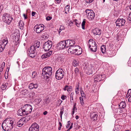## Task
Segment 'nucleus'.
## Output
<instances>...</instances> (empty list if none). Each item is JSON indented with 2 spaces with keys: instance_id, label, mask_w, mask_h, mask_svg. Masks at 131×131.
<instances>
[{
  "instance_id": "1",
  "label": "nucleus",
  "mask_w": 131,
  "mask_h": 131,
  "mask_svg": "<svg viewBox=\"0 0 131 131\" xmlns=\"http://www.w3.org/2000/svg\"><path fill=\"white\" fill-rule=\"evenodd\" d=\"M15 124V120L13 118H9L4 120L3 122L2 126L5 131H9L13 129Z\"/></svg>"
},
{
  "instance_id": "2",
  "label": "nucleus",
  "mask_w": 131,
  "mask_h": 131,
  "mask_svg": "<svg viewBox=\"0 0 131 131\" xmlns=\"http://www.w3.org/2000/svg\"><path fill=\"white\" fill-rule=\"evenodd\" d=\"M52 73V69L50 67H46L42 70V76L45 81H51L50 76Z\"/></svg>"
},
{
  "instance_id": "3",
  "label": "nucleus",
  "mask_w": 131,
  "mask_h": 131,
  "mask_svg": "<svg viewBox=\"0 0 131 131\" xmlns=\"http://www.w3.org/2000/svg\"><path fill=\"white\" fill-rule=\"evenodd\" d=\"M68 51H70L71 53L79 55L82 53V49L80 46H74L73 47L70 48L68 50Z\"/></svg>"
},
{
  "instance_id": "4",
  "label": "nucleus",
  "mask_w": 131,
  "mask_h": 131,
  "mask_svg": "<svg viewBox=\"0 0 131 131\" xmlns=\"http://www.w3.org/2000/svg\"><path fill=\"white\" fill-rule=\"evenodd\" d=\"M2 19L4 22L7 24L10 25L13 18L9 14L5 13L3 15Z\"/></svg>"
},
{
  "instance_id": "5",
  "label": "nucleus",
  "mask_w": 131,
  "mask_h": 131,
  "mask_svg": "<svg viewBox=\"0 0 131 131\" xmlns=\"http://www.w3.org/2000/svg\"><path fill=\"white\" fill-rule=\"evenodd\" d=\"M89 47L91 51L95 52L97 50L96 44L95 41L92 39H91L89 41Z\"/></svg>"
},
{
  "instance_id": "6",
  "label": "nucleus",
  "mask_w": 131,
  "mask_h": 131,
  "mask_svg": "<svg viewBox=\"0 0 131 131\" xmlns=\"http://www.w3.org/2000/svg\"><path fill=\"white\" fill-rule=\"evenodd\" d=\"M64 74V71L62 69H59L56 73V77L57 79L60 80L63 77Z\"/></svg>"
},
{
  "instance_id": "7",
  "label": "nucleus",
  "mask_w": 131,
  "mask_h": 131,
  "mask_svg": "<svg viewBox=\"0 0 131 131\" xmlns=\"http://www.w3.org/2000/svg\"><path fill=\"white\" fill-rule=\"evenodd\" d=\"M23 110L24 111V113L26 115H28L30 113L32 110V106L29 104H26L23 107Z\"/></svg>"
},
{
  "instance_id": "8",
  "label": "nucleus",
  "mask_w": 131,
  "mask_h": 131,
  "mask_svg": "<svg viewBox=\"0 0 131 131\" xmlns=\"http://www.w3.org/2000/svg\"><path fill=\"white\" fill-rule=\"evenodd\" d=\"M85 12L86 15L89 20H91L94 19L95 16V14L92 10L86 9Z\"/></svg>"
},
{
  "instance_id": "9",
  "label": "nucleus",
  "mask_w": 131,
  "mask_h": 131,
  "mask_svg": "<svg viewBox=\"0 0 131 131\" xmlns=\"http://www.w3.org/2000/svg\"><path fill=\"white\" fill-rule=\"evenodd\" d=\"M52 46V42L50 41H48L44 43L43 46V48L45 51H48L51 48Z\"/></svg>"
},
{
  "instance_id": "10",
  "label": "nucleus",
  "mask_w": 131,
  "mask_h": 131,
  "mask_svg": "<svg viewBox=\"0 0 131 131\" xmlns=\"http://www.w3.org/2000/svg\"><path fill=\"white\" fill-rule=\"evenodd\" d=\"M34 30L37 33H39L44 29V26L43 24L36 25L34 27Z\"/></svg>"
},
{
  "instance_id": "11",
  "label": "nucleus",
  "mask_w": 131,
  "mask_h": 131,
  "mask_svg": "<svg viewBox=\"0 0 131 131\" xmlns=\"http://www.w3.org/2000/svg\"><path fill=\"white\" fill-rule=\"evenodd\" d=\"M35 50H36L34 49L32 47V48L31 47L30 49H29L27 51L28 56L31 58H34L36 55Z\"/></svg>"
},
{
  "instance_id": "12",
  "label": "nucleus",
  "mask_w": 131,
  "mask_h": 131,
  "mask_svg": "<svg viewBox=\"0 0 131 131\" xmlns=\"http://www.w3.org/2000/svg\"><path fill=\"white\" fill-rule=\"evenodd\" d=\"M39 126L36 123L32 124L29 128V131H39Z\"/></svg>"
},
{
  "instance_id": "13",
  "label": "nucleus",
  "mask_w": 131,
  "mask_h": 131,
  "mask_svg": "<svg viewBox=\"0 0 131 131\" xmlns=\"http://www.w3.org/2000/svg\"><path fill=\"white\" fill-rule=\"evenodd\" d=\"M125 22V20L124 18L118 19L116 21V26H124Z\"/></svg>"
},
{
  "instance_id": "14",
  "label": "nucleus",
  "mask_w": 131,
  "mask_h": 131,
  "mask_svg": "<svg viewBox=\"0 0 131 131\" xmlns=\"http://www.w3.org/2000/svg\"><path fill=\"white\" fill-rule=\"evenodd\" d=\"M26 122L25 117H23L21 118L17 123V126L19 127H21Z\"/></svg>"
},
{
  "instance_id": "15",
  "label": "nucleus",
  "mask_w": 131,
  "mask_h": 131,
  "mask_svg": "<svg viewBox=\"0 0 131 131\" xmlns=\"http://www.w3.org/2000/svg\"><path fill=\"white\" fill-rule=\"evenodd\" d=\"M57 46L60 49L62 50L65 48H66L64 40L61 41L59 42L57 44Z\"/></svg>"
},
{
  "instance_id": "16",
  "label": "nucleus",
  "mask_w": 131,
  "mask_h": 131,
  "mask_svg": "<svg viewBox=\"0 0 131 131\" xmlns=\"http://www.w3.org/2000/svg\"><path fill=\"white\" fill-rule=\"evenodd\" d=\"M92 32L95 35H100L101 33V29L97 28H95L93 30Z\"/></svg>"
},
{
  "instance_id": "17",
  "label": "nucleus",
  "mask_w": 131,
  "mask_h": 131,
  "mask_svg": "<svg viewBox=\"0 0 131 131\" xmlns=\"http://www.w3.org/2000/svg\"><path fill=\"white\" fill-rule=\"evenodd\" d=\"M40 45V42L39 41H37L35 42L33 45H32L31 47L32 48V47L34 49L36 50V49L39 47Z\"/></svg>"
},
{
  "instance_id": "18",
  "label": "nucleus",
  "mask_w": 131,
  "mask_h": 131,
  "mask_svg": "<svg viewBox=\"0 0 131 131\" xmlns=\"http://www.w3.org/2000/svg\"><path fill=\"white\" fill-rule=\"evenodd\" d=\"M23 110V107H21L18 110L17 112V115L21 116H23V115H26L24 113L25 111Z\"/></svg>"
},
{
  "instance_id": "19",
  "label": "nucleus",
  "mask_w": 131,
  "mask_h": 131,
  "mask_svg": "<svg viewBox=\"0 0 131 131\" xmlns=\"http://www.w3.org/2000/svg\"><path fill=\"white\" fill-rule=\"evenodd\" d=\"M52 51H49V52L46 53L41 56L42 58L43 59L45 58L49 57L52 54Z\"/></svg>"
},
{
  "instance_id": "20",
  "label": "nucleus",
  "mask_w": 131,
  "mask_h": 131,
  "mask_svg": "<svg viewBox=\"0 0 131 131\" xmlns=\"http://www.w3.org/2000/svg\"><path fill=\"white\" fill-rule=\"evenodd\" d=\"M31 78L34 81H37L38 76L37 73L35 71L33 72L32 73Z\"/></svg>"
},
{
  "instance_id": "21",
  "label": "nucleus",
  "mask_w": 131,
  "mask_h": 131,
  "mask_svg": "<svg viewBox=\"0 0 131 131\" xmlns=\"http://www.w3.org/2000/svg\"><path fill=\"white\" fill-rule=\"evenodd\" d=\"M8 42V41L7 39H5L2 40V43L1 44L0 46L3 47V48H5L6 45Z\"/></svg>"
},
{
  "instance_id": "22",
  "label": "nucleus",
  "mask_w": 131,
  "mask_h": 131,
  "mask_svg": "<svg viewBox=\"0 0 131 131\" xmlns=\"http://www.w3.org/2000/svg\"><path fill=\"white\" fill-rule=\"evenodd\" d=\"M38 86L37 84L32 83L29 84V88L30 89H32L33 88L36 89Z\"/></svg>"
},
{
  "instance_id": "23",
  "label": "nucleus",
  "mask_w": 131,
  "mask_h": 131,
  "mask_svg": "<svg viewBox=\"0 0 131 131\" xmlns=\"http://www.w3.org/2000/svg\"><path fill=\"white\" fill-rule=\"evenodd\" d=\"M91 117L93 121H95L97 120V115L94 113H92L91 115Z\"/></svg>"
},
{
  "instance_id": "24",
  "label": "nucleus",
  "mask_w": 131,
  "mask_h": 131,
  "mask_svg": "<svg viewBox=\"0 0 131 131\" xmlns=\"http://www.w3.org/2000/svg\"><path fill=\"white\" fill-rule=\"evenodd\" d=\"M19 38L17 36H15L14 37L13 39V41L15 42V44L16 45L18 44L19 43Z\"/></svg>"
},
{
  "instance_id": "25",
  "label": "nucleus",
  "mask_w": 131,
  "mask_h": 131,
  "mask_svg": "<svg viewBox=\"0 0 131 131\" xmlns=\"http://www.w3.org/2000/svg\"><path fill=\"white\" fill-rule=\"evenodd\" d=\"M29 97L31 99H35L36 96L34 92H32L29 94Z\"/></svg>"
},
{
  "instance_id": "26",
  "label": "nucleus",
  "mask_w": 131,
  "mask_h": 131,
  "mask_svg": "<svg viewBox=\"0 0 131 131\" xmlns=\"http://www.w3.org/2000/svg\"><path fill=\"white\" fill-rule=\"evenodd\" d=\"M126 103L125 102H122L119 105V108H124L126 107Z\"/></svg>"
},
{
  "instance_id": "27",
  "label": "nucleus",
  "mask_w": 131,
  "mask_h": 131,
  "mask_svg": "<svg viewBox=\"0 0 131 131\" xmlns=\"http://www.w3.org/2000/svg\"><path fill=\"white\" fill-rule=\"evenodd\" d=\"M19 25L20 27V28L21 29H23L24 25L23 21L22 20H20L19 23Z\"/></svg>"
},
{
  "instance_id": "28",
  "label": "nucleus",
  "mask_w": 131,
  "mask_h": 131,
  "mask_svg": "<svg viewBox=\"0 0 131 131\" xmlns=\"http://www.w3.org/2000/svg\"><path fill=\"white\" fill-rule=\"evenodd\" d=\"M64 41L65 43V45H66V48H67L70 47V40L68 39Z\"/></svg>"
},
{
  "instance_id": "29",
  "label": "nucleus",
  "mask_w": 131,
  "mask_h": 131,
  "mask_svg": "<svg viewBox=\"0 0 131 131\" xmlns=\"http://www.w3.org/2000/svg\"><path fill=\"white\" fill-rule=\"evenodd\" d=\"M70 9V6L69 5L66 6L65 7V13L67 14L69 13Z\"/></svg>"
},
{
  "instance_id": "30",
  "label": "nucleus",
  "mask_w": 131,
  "mask_h": 131,
  "mask_svg": "<svg viewBox=\"0 0 131 131\" xmlns=\"http://www.w3.org/2000/svg\"><path fill=\"white\" fill-rule=\"evenodd\" d=\"M74 94V93L72 92L70 95V99L71 104H72V103H73V95Z\"/></svg>"
},
{
  "instance_id": "31",
  "label": "nucleus",
  "mask_w": 131,
  "mask_h": 131,
  "mask_svg": "<svg viewBox=\"0 0 131 131\" xmlns=\"http://www.w3.org/2000/svg\"><path fill=\"white\" fill-rule=\"evenodd\" d=\"M79 83H78L76 86V88L75 89V92L77 94H78L79 93Z\"/></svg>"
},
{
  "instance_id": "32",
  "label": "nucleus",
  "mask_w": 131,
  "mask_h": 131,
  "mask_svg": "<svg viewBox=\"0 0 131 131\" xmlns=\"http://www.w3.org/2000/svg\"><path fill=\"white\" fill-rule=\"evenodd\" d=\"M7 85V83H3L1 87V88L2 89V90L5 89L6 88Z\"/></svg>"
},
{
  "instance_id": "33",
  "label": "nucleus",
  "mask_w": 131,
  "mask_h": 131,
  "mask_svg": "<svg viewBox=\"0 0 131 131\" xmlns=\"http://www.w3.org/2000/svg\"><path fill=\"white\" fill-rule=\"evenodd\" d=\"M70 47H71L74 45L75 43V40L73 39L70 40Z\"/></svg>"
},
{
  "instance_id": "34",
  "label": "nucleus",
  "mask_w": 131,
  "mask_h": 131,
  "mask_svg": "<svg viewBox=\"0 0 131 131\" xmlns=\"http://www.w3.org/2000/svg\"><path fill=\"white\" fill-rule=\"evenodd\" d=\"M76 103H74V105L73 107L72 113L73 115L75 111L76 110H77V108H76Z\"/></svg>"
},
{
  "instance_id": "35",
  "label": "nucleus",
  "mask_w": 131,
  "mask_h": 131,
  "mask_svg": "<svg viewBox=\"0 0 131 131\" xmlns=\"http://www.w3.org/2000/svg\"><path fill=\"white\" fill-rule=\"evenodd\" d=\"M80 100V104L82 105H84V102L83 99V98L82 97H79Z\"/></svg>"
},
{
  "instance_id": "36",
  "label": "nucleus",
  "mask_w": 131,
  "mask_h": 131,
  "mask_svg": "<svg viewBox=\"0 0 131 131\" xmlns=\"http://www.w3.org/2000/svg\"><path fill=\"white\" fill-rule=\"evenodd\" d=\"M85 19H84L83 20L81 24L82 28L83 29H85L84 26L85 25Z\"/></svg>"
},
{
  "instance_id": "37",
  "label": "nucleus",
  "mask_w": 131,
  "mask_h": 131,
  "mask_svg": "<svg viewBox=\"0 0 131 131\" xmlns=\"http://www.w3.org/2000/svg\"><path fill=\"white\" fill-rule=\"evenodd\" d=\"M5 63L3 62L1 64V67L0 68V70L3 71L4 68V67L5 66Z\"/></svg>"
},
{
  "instance_id": "38",
  "label": "nucleus",
  "mask_w": 131,
  "mask_h": 131,
  "mask_svg": "<svg viewBox=\"0 0 131 131\" xmlns=\"http://www.w3.org/2000/svg\"><path fill=\"white\" fill-rule=\"evenodd\" d=\"M73 65L74 67L77 66L78 65V62L76 60H74L73 62Z\"/></svg>"
},
{
  "instance_id": "39",
  "label": "nucleus",
  "mask_w": 131,
  "mask_h": 131,
  "mask_svg": "<svg viewBox=\"0 0 131 131\" xmlns=\"http://www.w3.org/2000/svg\"><path fill=\"white\" fill-rule=\"evenodd\" d=\"M79 70L78 68H76L74 70V72L76 75H77L78 74Z\"/></svg>"
},
{
  "instance_id": "40",
  "label": "nucleus",
  "mask_w": 131,
  "mask_h": 131,
  "mask_svg": "<svg viewBox=\"0 0 131 131\" xmlns=\"http://www.w3.org/2000/svg\"><path fill=\"white\" fill-rule=\"evenodd\" d=\"M99 77L101 78V80H104L105 78V75L103 74H101L100 75Z\"/></svg>"
},
{
  "instance_id": "41",
  "label": "nucleus",
  "mask_w": 131,
  "mask_h": 131,
  "mask_svg": "<svg viewBox=\"0 0 131 131\" xmlns=\"http://www.w3.org/2000/svg\"><path fill=\"white\" fill-rule=\"evenodd\" d=\"M80 93H81V95L82 96V97L83 98V97L85 98V94H84V92L82 91L81 90Z\"/></svg>"
},
{
  "instance_id": "42",
  "label": "nucleus",
  "mask_w": 131,
  "mask_h": 131,
  "mask_svg": "<svg viewBox=\"0 0 131 131\" xmlns=\"http://www.w3.org/2000/svg\"><path fill=\"white\" fill-rule=\"evenodd\" d=\"M77 20L76 19L75 20L74 22L75 24L77 26L79 27L80 26V23H78L77 22Z\"/></svg>"
},
{
  "instance_id": "43",
  "label": "nucleus",
  "mask_w": 131,
  "mask_h": 131,
  "mask_svg": "<svg viewBox=\"0 0 131 131\" xmlns=\"http://www.w3.org/2000/svg\"><path fill=\"white\" fill-rule=\"evenodd\" d=\"M63 111H64V110H63V108L61 109V111H60V116L61 118V119H62V115L63 113Z\"/></svg>"
},
{
  "instance_id": "44",
  "label": "nucleus",
  "mask_w": 131,
  "mask_h": 131,
  "mask_svg": "<svg viewBox=\"0 0 131 131\" xmlns=\"http://www.w3.org/2000/svg\"><path fill=\"white\" fill-rule=\"evenodd\" d=\"M98 77H95L94 78V81H96L97 82H98L99 81H101V79L99 80V79H98Z\"/></svg>"
},
{
  "instance_id": "45",
  "label": "nucleus",
  "mask_w": 131,
  "mask_h": 131,
  "mask_svg": "<svg viewBox=\"0 0 131 131\" xmlns=\"http://www.w3.org/2000/svg\"><path fill=\"white\" fill-rule=\"evenodd\" d=\"M64 29V27L63 26H61L60 27L59 30V33H60L61 32V31L62 30Z\"/></svg>"
},
{
  "instance_id": "46",
  "label": "nucleus",
  "mask_w": 131,
  "mask_h": 131,
  "mask_svg": "<svg viewBox=\"0 0 131 131\" xmlns=\"http://www.w3.org/2000/svg\"><path fill=\"white\" fill-rule=\"evenodd\" d=\"M94 0H86L85 2L87 3L90 4L92 3Z\"/></svg>"
},
{
  "instance_id": "47",
  "label": "nucleus",
  "mask_w": 131,
  "mask_h": 131,
  "mask_svg": "<svg viewBox=\"0 0 131 131\" xmlns=\"http://www.w3.org/2000/svg\"><path fill=\"white\" fill-rule=\"evenodd\" d=\"M52 18V17L48 16L46 18V19L48 21L50 20Z\"/></svg>"
},
{
  "instance_id": "48",
  "label": "nucleus",
  "mask_w": 131,
  "mask_h": 131,
  "mask_svg": "<svg viewBox=\"0 0 131 131\" xmlns=\"http://www.w3.org/2000/svg\"><path fill=\"white\" fill-rule=\"evenodd\" d=\"M119 109L118 108H116L114 110V112H115L116 113H118L119 114Z\"/></svg>"
},
{
  "instance_id": "49",
  "label": "nucleus",
  "mask_w": 131,
  "mask_h": 131,
  "mask_svg": "<svg viewBox=\"0 0 131 131\" xmlns=\"http://www.w3.org/2000/svg\"><path fill=\"white\" fill-rule=\"evenodd\" d=\"M127 64L129 66L131 67V59L129 60L127 63Z\"/></svg>"
},
{
  "instance_id": "50",
  "label": "nucleus",
  "mask_w": 131,
  "mask_h": 131,
  "mask_svg": "<svg viewBox=\"0 0 131 131\" xmlns=\"http://www.w3.org/2000/svg\"><path fill=\"white\" fill-rule=\"evenodd\" d=\"M4 48H3V47L0 46V52H2L3 51L4 49Z\"/></svg>"
},
{
  "instance_id": "51",
  "label": "nucleus",
  "mask_w": 131,
  "mask_h": 131,
  "mask_svg": "<svg viewBox=\"0 0 131 131\" xmlns=\"http://www.w3.org/2000/svg\"><path fill=\"white\" fill-rule=\"evenodd\" d=\"M101 50L102 52L103 53H104L105 51V49H104L102 47L101 48Z\"/></svg>"
},
{
  "instance_id": "52",
  "label": "nucleus",
  "mask_w": 131,
  "mask_h": 131,
  "mask_svg": "<svg viewBox=\"0 0 131 131\" xmlns=\"http://www.w3.org/2000/svg\"><path fill=\"white\" fill-rule=\"evenodd\" d=\"M28 91L26 90H24L23 91L22 93H23L25 95L26 93L27 94L28 93Z\"/></svg>"
},
{
  "instance_id": "53",
  "label": "nucleus",
  "mask_w": 131,
  "mask_h": 131,
  "mask_svg": "<svg viewBox=\"0 0 131 131\" xmlns=\"http://www.w3.org/2000/svg\"><path fill=\"white\" fill-rule=\"evenodd\" d=\"M68 85H66L64 88V91H66V90H67V91H68Z\"/></svg>"
},
{
  "instance_id": "54",
  "label": "nucleus",
  "mask_w": 131,
  "mask_h": 131,
  "mask_svg": "<svg viewBox=\"0 0 131 131\" xmlns=\"http://www.w3.org/2000/svg\"><path fill=\"white\" fill-rule=\"evenodd\" d=\"M127 19L129 21V22L130 21L131 22V16H130L129 15L128 16V17L127 18Z\"/></svg>"
},
{
  "instance_id": "55",
  "label": "nucleus",
  "mask_w": 131,
  "mask_h": 131,
  "mask_svg": "<svg viewBox=\"0 0 131 131\" xmlns=\"http://www.w3.org/2000/svg\"><path fill=\"white\" fill-rule=\"evenodd\" d=\"M66 96H64V95H62L61 97V99L62 100H64L65 99V97Z\"/></svg>"
},
{
  "instance_id": "56",
  "label": "nucleus",
  "mask_w": 131,
  "mask_h": 131,
  "mask_svg": "<svg viewBox=\"0 0 131 131\" xmlns=\"http://www.w3.org/2000/svg\"><path fill=\"white\" fill-rule=\"evenodd\" d=\"M119 113H122L123 112V110H122V108H119Z\"/></svg>"
},
{
  "instance_id": "57",
  "label": "nucleus",
  "mask_w": 131,
  "mask_h": 131,
  "mask_svg": "<svg viewBox=\"0 0 131 131\" xmlns=\"http://www.w3.org/2000/svg\"><path fill=\"white\" fill-rule=\"evenodd\" d=\"M36 13L35 12H32L31 13L32 16H34L35 14Z\"/></svg>"
},
{
  "instance_id": "58",
  "label": "nucleus",
  "mask_w": 131,
  "mask_h": 131,
  "mask_svg": "<svg viewBox=\"0 0 131 131\" xmlns=\"http://www.w3.org/2000/svg\"><path fill=\"white\" fill-rule=\"evenodd\" d=\"M55 1L57 3H59L60 2L61 0H55Z\"/></svg>"
},
{
  "instance_id": "59",
  "label": "nucleus",
  "mask_w": 131,
  "mask_h": 131,
  "mask_svg": "<svg viewBox=\"0 0 131 131\" xmlns=\"http://www.w3.org/2000/svg\"><path fill=\"white\" fill-rule=\"evenodd\" d=\"M48 112L47 111H45L43 113V114L44 115H46L47 114Z\"/></svg>"
},
{
  "instance_id": "60",
  "label": "nucleus",
  "mask_w": 131,
  "mask_h": 131,
  "mask_svg": "<svg viewBox=\"0 0 131 131\" xmlns=\"http://www.w3.org/2000/svg\"><path fill=\"white\" fill-rule=\"evenodd\" d=\"M48 98H47L45 99V102H46V103H48L49 102V101H48Z\"/></svg>"
},
{
  "instance_id": "61",
  "label": "nucleus",
  "mask_w": 131,
  "mask_h": 131,
  "mask_svg": "<svg viewBox=\"0 0 131 131\" xmlns=\"http://www.w3.org/2000/svg\"><path fill=\"white\" fill-rule=\"evenodd\" d=\"M128 100L129 102H131V96L128 98Z\"/></svg>"
},
{
  "instance_id": "62",
  "label": "nucleus",
  "mask_w": 131,
  "mask_h": 131,
  "mask_svg": "<svg viewBox=\"0 0 131 131\" xmlns=\"http://www.w3.org/2000/svg\"><path fill=\"white\" fill-rule=\"evenodd\" d=\"M72 23L71 22V21H70V22H69V26H71L72 25Z\"/></svg>"
},
{
  "instance_id": "63",
  "label": "nucleus",
  "mask_w": 131,
  "mask_h": 131,
  "mask_svg": "<svg viewBox=\"0 0 131 131\" xmlns=\"http://www.w3.org/2000/svg\"><path fill=\"white\" fill-rule=\"evenodd\" d=\"M23 16L25 19H27V16L25 14H23Z\"/></svg>"
},
{
  "instance_id": "64",
  "label": "nucleus",
  "mask_w": 131,
  "mask_h": 131,
  "mask_svg": "<svg viewBox=\"0 0 131 131\" xmlns=\"http://www.w3.org/2000/svg\"><path fill=\"white\" fill-rule=\"evenodd\" d=\"M70 125L67 124L66 125V128H68L69 127Z\"/></svg>"
}]
</instances>
